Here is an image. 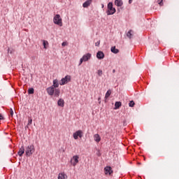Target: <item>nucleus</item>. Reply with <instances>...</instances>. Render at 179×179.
Returning <instances> with one entry per match:
<instances>
[{"label":"nucleus","mask_w":179,"mask_h":179,"mask_svg":"<svg viewBox=\"0 0 179 179\" xmlns=\"http://www.w3.org/2000/svg\"><path fill=\"white\" fill-rule=\"evenodd\" d=\"M24 153V147L22 146L19 151H18V156H20V157H22V156H23V154Z\"/></svg>","instance_id":"obj_14"},{"label":"nucleus","mask_w":179,"mask_h":179,"mask_svg":"<svg viewBox=\"0 0 179 179\" xmlns=\"http://www.w3.org/2000/svg\"><path fill=\"white\" fill-rule=\"evenodd\" d=\"M43 47L45 49H47V45H48V41H43Z\"/></svg>","instance_id":"obj_23"},{"label":"nucleus","mask_w":179,"mask_h":179,"mask_svg":"<svg viewBox=\"0 0 179 179\" xmlns=\"http://www.w3.org/2000/svg\"><path fill=\"white\" fill-rule=\"evenodd\" d=\"M32 123H33V120L32 119H29L28 125H31Z\"/></svg>","instance_id":"obj_26"},{"label":"nucleus","mask_w":179,"mask_h":179,"mask_svg":"<svg viewBox=\"0 0 179 179\" xmlns=\"http://www.w3.org/2000/svg\"><path fill=\"white\" fill-rule=\"evenodd\" d=\"M71 163L75 167L79 163V155H74L71 159Z\"/></svg>","instance_id":"obj_8"},{"label":"nucleus","mask_w":179,"mask_h":179,"mask_svg":"<svg viewBox=\"0 0 179 179\" xmlns=\"http://www.w3.org/2000/svg\"><path fill=\"white\" fill-rule=\"evenodd\" d=\"M96 47H99L100 45V41H98L96 43H95Z\"/></svg>","instance_id":"obj_28"},{"label":"nucleus","mask_w":179,"mask_h":179,"mask_svg":"<svg viewBox=\"0 0 179 179\" xmlns=\"http://www.w3.org/2000/svg\"><path fill=\"white\" fill-rule=\"evenodd\" d=\"M163 4H164V3H163V1H160V2H159L160 6H162Z\"/></svg>","instance_id":"obj_31"},{"label":"nucleus","mask_w":179,"mask_h":179,"mask_svg":"<svg viewBox=\"0 0 179 179\" xmlns=\"http://www.w3.org/2000/svg\"><path fill=\"white\" fill-rule=\"evenodd\" d=\"M91 58H92V54L86 53L80 58L79 65H82L83 62H87V61H89V59H90Z\"/></svg>","instance_id":"obj_5"},{"label":"nucleus","mask_w":179,"mask_h":179,"mask_svg":"<svg viewBox=\"0 0 179 179\" xmlns=\"http://www.w3.org/2000/svg\"><path fill=\"white\" fill-rule=\"evenodd\" d=\"M46 92L49 96L55 95V97H59V94H61V90L58 88H53L52 86L48 87L46 89Z\"/></svg>","instance_id":"obj_1"},{"label":"nucleus","mask_w":179,"mask_h":179,"mask_svg":"<svg viewBox=\"0 0 179 179\" xmlns=\"http://www.w3.org/2000/svg\"><path fill=\"white\" fill-rule=\"evenodd\" d=\"M68 82H71V76H66L65 78H62L59 85L64 86V85H66Z\"/></svg>","instance_id":"obj_6"},{"label":"nucleus","mask_w":179,"mask_h":179,"mask_svg":"<svg viewBox=\"0 0 179 179\" xmlns=\"http://www.w3.org/2000/svg\"><path fill=\"white\" fill-rule=\"evenodd\" d=\"M57 104L59 107H64L65 106V102L64 101V99H59L57 101Z\"/></svg>","instance_id":"obj_13"},{"label":"nucleus","mask_w":179,"mask_h":179,"mask_svg":"<svg viewBox=\"0 0 179 179\" xmlns=\"http://www.w3.org/2000/svg\"><path fill=\"white\" fill-rule=\"evenodd\" d=\"M35 152L36 148H34V145L33 144L29 145L26 148L25 154L26 156H27L28 157H30V156H31V155H33V153H34Z\"/></svg>","instance_id":"obj_2"},{"label":"nucleus","mask_w":179,"mask_h":179,"mask_svg":"<svg viewBox=\"0 0 179 179\" xmlns=\"http://www.w3.org/2000/svg\"><path fill=\"white\" fill-rule=\"evenodd\" d=\"M110 51L111 52H113V54H118V52H120V50H118V49H116L115 47H112Z\"/></svg>","instance_id":"obj_19"},{"label":"nucleus","mask_w":179,"mask_h":179,"mask_svg":"<svg viewBox=\"0 0 179 179\" xmlns=\"http://www.w3.org/2000/svg\"><path fill=\"white\" fill-rule=\"evenodd\" d=\"M52 87L57 89V87H59V83L57 79L53 80V85H52Z\"/></svg>","instance_id":"obj_11"},{"label":"nucleus","mask_w":179,"mask_h":179,"mask_svg":"<svg viewBox=\"0 0 179 179\" xmlns=\"http://www.w3.org/2000/svg\"><path fill=\"white\" fill-rule=\"evenodd\" d=\"M99 100H100V98H99Z\"/></svg>","instance_id":"obj_36"},{"label":"nucleus","mask_w":179,"mask_h":179,"mask_svg":"<svg viewBox=\"0 0 179 179\" xmlns=\"http://www.w3.org/2000/svg\"><path fill=\"white\" fill-rule=\"evenodd\" d=\"M97 75H99V76H103V71L102 70H98L97 71Z\"/></svg>","instance_id":"obj_25"},{"label":"nucleus","mask_w":179,"mask_h":179,"mask_svg":"<svg viewBox=\"0 0 179 179\" xmlns=\"http://www.w3.org/2000/svg\"><path fill=\"white\" fill-rule=\"evenodd\" d=\"M111 96V90H108L105 95V99H108Z\"/></svg>","instance_id":"obj_20"},{"label":"nucleus","mask_w":179,"mask_h":179,"mask_svg":"<svg viewBox=\"0 0 179 179\" xmlns=\"http://www.w3.org/2000/svg\"><path fill=\"white\" fill-rule=\"evenodd\" d=\"M96 58H98V59H103L104 58V53L101 51H99L96 53Z\"/></svg>","instance_id":"obj_10"},{"label":"nucleus","mask_w":179,"mask_h":179,"mask_svg":"<svg viewBox=\"0 0 179 179\" xmlns=\"http://www.w3.org/2000/svg\"><path fill=\"white\" fill-rule=\"evenodd\" d=\"M83 131L82 130H78L73 134V138L74 139H78V138H83Z\"/></svg>","instance_id":"obj_7"},{"label":"nucleus","mask_w":179,"mask_h":179,"mask_svg":"<svg viewBox=\"0 0 179 179\" xmlns=\"http://www.w3.org/2000/svg\"><path fill=\"white\" fill-rule=\"evenodd\" d=\"M105 174H108L109 176H111L113 174V169L111 166H106L104 168Z\"/></svg>","instance_id":"obj_9"},{"label":"nucleus","mask_w":179,"mask_h":179,"mask_svg":"<svg viewBox=\"0 0 179 179\" xmlns=\"http://www.w3.org/2000/svg\"><path fill=\"white\" fill-rule=\"evenodd\" d=\"M115 1H120V0H115Z\"/></svg>","instance_id":"obj_35"},{"label":"nucleus","mask_w":179,"mask_h":179,"mask_svg":"<svg viewBox=\"0 0 179 179\" xmlns=\"http://www.w3.org/2000/svg\"><path fill=\"white\" fill-rule=\"evenodd\" d=\"M90 3H92V1H87L83 4V8H87L88 6H90Z\"/></svg>","instance_id":"obj_18"},{"label":"nucleus","mask_w":179,"mask_h":179,"mask_svg":"<svg viewBox=\"0 0 179 179\" xmlns=\"http://www.w3.org/2000/svg\"><path fill=\"white\" fill-rule=\"evenodd\" d=\"M129 3H132V1H129Z\"/></svg>","instance_id":"obj_32"},{"label":"nucleus","mask_w":179,"mask_h":179,"mask_svg":"<svg viewBox=\"0 0 179 179\" xmlns=\"http://www.w3.org/2000/svg\"><path fill=\"white\" fill-rule=\"evenodd\" d=\"M115 12L116 10L115 8H113V3L111 2L108 3L106 10V15H108V16H110V15H114Z\"/></svg>","instance_id":"obj_3"},{"label":"nucleus","mask_w":179,"mask_h":179,"mask_svg":"<svg viewBox=\"0 0 179 179\" xmlns=\"http://www.w3.org/2000/svg\"><path fill=\"white\" fill-rule=\"evenodd\" d=\"M34 94V88H29L28 90V94Z\"/></svg>","instance_id":"obj_22"},{"label":"nucleus","mask_w":179,"mask_h":179,"mask_svg":"<svg viewBox=\"0 0 179 179\" xmlns=\"http://www.w3.org/2000/svg\"><path fill=\"white\" fill-rule=\"evenodd\" d=\"M127 37H129V38H132L133 36H134V31L132 30H129L127 34Z\"/></svg>","instance_id":"obj_17"},{"label":"nucleus","mask_w":179,"mask_h":179,"mask_svg":"<svg viewBox=\"0 0 179 179\" xmlns=\"http://www.w3.org/2000/svg\"><path fill=\"white\" fill-rule=\"evenodd\" d=\"M0 120H4V117L1 114H0Z\"/></svg>","instance_id":"obj_30"},{"label":"nucleus","mask_w":179,"mask_h":179,"mask_svg":"<svg viewBox=\"0 0 179 179\" xmlns=\"http://www.w3.org/2000/svg\"><path fill=\"white\" fill-rule=\"evenodd\" d=\"M68 178V176L64 173H59L58 175V179H66Z\"/></svg>","instance_id":"obj_15"},{"label":"nucleus","mask_w":179,"mask_h":179,"mask_svg":"<svg viewBox=\"0 0 179 179\" xmlns=\"http://www.w3.org/2000/svg\"><path fill=\"white\" fill-rule=\"evenodd\" d=\"M102 8H104V4H102Z\"/></svg>","instance_id":"obj_34"},{"label":"nucleus","mask_w":179,"mask_h":179,"mask_svg":"<svg viewBox=\"0 0 179 179\" xmlns=\"http://www.w3.org/2000/svg\"><path fill=\"white\" fill-rule=\"evenodd\" d=\"M94 141H95V142H100L101 141V138L100 137V135H99L98 134L94 135Z\"/></svg>","instance_id":"obj_12"},{"label":"nucleus","mask_w":179,"mask_h":179,"mask_svg":"<svg viewBox=\"0 0 179 179\" xmlns=\"http://www.w3.org/2000/svg\"><path fill=\"white\" fill-rule=\"evenodd\" d=\"M62 47H65V45H66V42H63L62 43Z\"/></svg>","instance_id":"obj_29"},{"label":"nucleus","mask_w":179,"mask_h":179,"mask_svg":"<svg viewBox=\"0 0 179 179\" xmlns=\"http://www.w3.org/2000/svg\"><path fill=\"white\" fill-rule=\"evenodd\" d=\"M10 114L11 117H13V114H14L13 109L10 108Z\"/></svg>","instance_id":"obj_27"},{"label":"nucleus","mask_w":179,"mask_h":179,"mask_svg":"<svg viewBox=\"0 0 179 179\" xmlns=\"http://www.w3.org/2000/svg\"><path fill=\"white\" fill-rule=\"evenodd\" d=\"M122 106V103L121 101H117L115 103V110H117V108H120Z\"/></svg>","instance_id":"obj_16"},{"label":"nucleus","mask_w":179,"mask_h":179,"mask_svg":"<svg viewBox=\"0 0 179 179\" xmlns=\"http://www.w3.org/2000/svg\"><path fill=\"white\" fill-rule=\"evenodd\" d=\"M135 106V102H134V101H131L129 103V107H134Z\"/></svg>","instance_id":"obj_24"},{"label":"nucleus","mask_w":179,"mask_h":179,"mask_svg":"<svg viewBox=\"0 0 179 179\" xmlns=\"http://www.w3.org/2000/svg\"><path fill=\"white\" fill-rule=\"evenodd\" d=\"M113 73H115V70H113Z\"/></svg>","instance_id":"obj_33"},{"label":"nucleus","mask_w":179,"mask_h":179,"mask_svg":"<svg viewBox=\"0 0 179 179\" xmlns=\"http://www.w3.org/2000/svg\"><path fill=\"white\" fill-rule=\"evenodd\" d=\"M53 22L55 24H57V26H60V27H62V18H61V15H59V14H57L54 17Z\"/></svg>","instance_id":"obj_4"},{"label":"nucleus","mask_w":179,"mask_h":179,"mask_svg":"<svg viewBox=\"0 0 179 179\" xmlns=\"http://www.w3.org/2000/svg\"><path fill=\"white\" fill-rule=\"evenodd\" d=\"M115 3L117 6H122L123 5L122 1H115Z\"/></svg>","instance_id":"obj_21"}]
</instances>
